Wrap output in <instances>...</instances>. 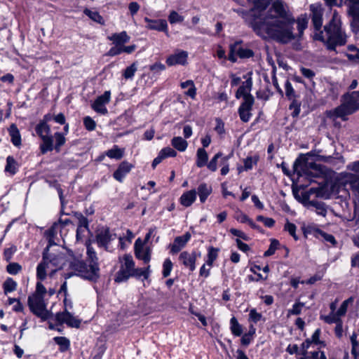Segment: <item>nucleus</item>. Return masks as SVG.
Wrapping results in <instances>:
<instances>
[{"instance_id":"1","label":"nucleus","mask_w":359,"mask_h":359,"mask_svg":"<svg viewBox=\"0 0 359 359\" xmlns=\"http://www.w3.org/2000/svg\"><path fill=\"white\" fill-rule=\"evenodd\" d=\"M254 3L250 11L253 16L251 26L257 35L264 39L271 38L287 43L294 39L293 33L294 18L287 11L281 0H276L267 11L269 0H248Z\"/></svg>"},{"instance_id":"2","label":"nucleus","mask_w":359,"mask_h":359,"mask_svg":"<svg viewBox=\"0 0 359 359\" xmlns=\"http://www.w3.org/2000/svg\"><path fill=\"white\" fill-rule=\"evenodd\" d=\"M311 20L317 32L314 34V39L323 42L327 49L334 50L338 46H343L346 43V35L341 27V18L334 11L332 18L329 24L320 30L323 25V9L319 5L312 4L310 6Z\"/></svg>"},{"instance_id":"3","label":"nucleus","mask_w":359,"mask_h":359,"mask_svg":"<svg viewBox=\"0 0 359 359\" xmlns=\"http://www.w3.org/2000/svg\"><path fill=\"white\" fill-rule=\"evenodd\" d=\"M49 245L43 252V259L36 268V277L39 280H43L47 273L53 275L58 269H61L65 264V257L60 252H49V248L55 243L53 238H49Z\"/></svg>"},{"instance_id":"4","label":"nucleus","mask_w":359,"mask_h":359,"mask_svg":"<svg viewBox=\"0 0 359 359\" xmlns=\"http://www.w3.org/2000/svg\"><path fill=\"white\" fill-rule=\"evenodd\" d=\"M87 256L90 264L77 260L72 263V267L78 272V276L90 280H95L99 277V266L95 250L90 245H87Z\"/></svg>"},{"instance_id":"5","label":"nucleus","mask_w":359,"mask_h":359,"mask_svg":"<svg viewBox=\"0 0 359 359\" xmlns=\"http://www.w3.org/2000/svg\"><path fill=\"white\" fill-rule=\"evenodd\" d=\"M359 90L344 95L342 103L334 110L327 112V116L332 118H340L346 120V117L355 112L359 108Z\"/></svg>"},{"instance_id":"6","label":"nucleus","mask_w":359,"mask_h":359,"mask_svg":"<svg viewBox=\"0 0 359 359\" xmlns=\"http://www.w3.org/2000/svg\"><path fill=\"white\" fill-rule=\"evenodd\" d=\"M36 134L42 140L40 149L43 154L53 150V137L50 135V128L48 124L39 122L35 128Z\"/></svg>"},{"instance_id":"7","label":"nucleus","mask_w":359,"mask_h":359,"mask_svg":"<svg viewBox=\"0 0 359 359\" xmlns=\"http://www.w3.org/2000/svg\"><path fill=\"white\" fill-rule=\"evenodd\" d=\"M135 262L130 255H125L121 260L120 269L116 274L115 281L121 283L132 277L134 272Z\"/></svg>"},{"instance_id":"8","label":"nucleus","mask_w":359,"mask_h":359,"mask_svg":"<svg viewBox=\"0 0 359 359\" xmlns=\"http://www.w3.org/2000/svg\"><path fill=\"white\" fill-rule=\"evenodd\" d=\"M28 305L33 313L43 320L48 318L49 313L43 301V297L32 294L28 297Z\"/></svg>"},{"instance_id":"9","label":"nucleus","mask_w":359,"mask_h":359,"mask_svg":"<svg viewBox=\"0 0 359 359\" xmlns=\"http://www.w3.org/2000/svg\"><path fill=\"white\" fill-rule=\"evenodd\" d=\"M347 169L357 174V175H355L354 174L347 173L346 176L347 177V182L350 184L359 203V161L348 164Z\"/></svg>"},{"instance_id":"10","label":"nucleus","mask_w":359,"mask_h":359,"mask_svg":"<svg viewBox=\"0 0 359 359\" xmlns=\"http://www.w3.org/2000/svg\"><path fill=\"white\" fill-rule=\"evenodd\" d=\"M134 249L137 259L143 261L144 264H148L150 262L152 249L140 238L135 241Z\"/></svg>"},{"instance_id":"11","label":"nucleus","mask_w":359,"mask_h":359,"mask_svg":"<svg viewBox=\"0 0 359 359\" xmlns=\"http://www.w3.org/2000/svg\"><path fill=\"white\" fill-rule=\"evenodd\" d=\"M55 320L59 325L66 324L69 327L75 328L79 327L81 323L80 319L67 311L66 309L63 312L57 313Z\"/></svg>"},{"instance_id":"12","label":"nucleus","mask_w":359,"mask_h":359,"mask_svg":"<svg viewBox=\"0 0 359 359\" xmlns=\"http://www.w3.org/2000/svg\"><path fill=\"white\" fill-rule=\"evenodd\" d=\"M116 238L115 233H111L108 228L100 231L96 235V242L100 248H103L107 251H111L110 243Z\"/></svg>"},{"instance_id":"13","label":"nucleus","mask_w":359,"mask_h":359,"mask_svg":"<svg viewBox=\"0 0 359 359\" xmlns=\"http://www.w3.org/2000/svg\"><path fill=\"white\" fill-rule=\"evenodd\" d=\"M110 98V91H105L102 95L97 97V99L94 101V102L92 104V108L97 113L101 114H107L108 111L105 105L109 102Z\"/></svg>"},{"instance_id":"14","label":"nucleus","mask_w":359,"mask_h":359,"mask_svg":"<svg viewBox=\"0 0 359 359\" xmlns=\"http://www.w3.org/2000/svg\"><path fill=\"white\" fill-rule=\"evenodd\" d=\"M254 104L253 97H247L245 100L241 104L238 109V114L242 121L248 122L251 118V110Z\"/></svg>"},{"instance_id":"15","label":"nucleus","mask_w":359,"mask_h":359,"mask_svg":"<svg viewBox=\"0 0 359 359\" xmlns=\"http://www.w3.org/2000/svg\"><path fill=\"white\" fill-rule=\"evenodd\" d=\"M180 262L191 271L196 269V254L194 252L184 251L179 256Z\"/></svg>"},{"instance_id":"16","label":"nucleus","mask_w":359,"mask_h":359,"mask_svg":"<svg viewBox=\"0 0 359 359\" xmlns=\"http://www.w3.org/2000/svg\"><path fill=\"white\" fill-rule=\"evenodd\" d=\"M188 53L184 50H177L174 54L170 55L166 60L168 66L176 65H184L187 63Z\"/></svg>"},{"instance_id":"17","label":"nucleus","mask_w":359,"mask_h":359,"mask_svg":"<svg viewBox=\"0 0 359 359\" xmlns=\"http://www.w3.org/2000/svg\"><path fill=\"white\" fill-rule=\"evenodd\" d=\"M191 235L189 232H187L183 236H177L175 238L173 243L170 247V252L172 254L179 252L191 239Z\"/></svg>"},{"instance_id":"18","label":"nucleus","mask_w":359,"mask_h":359,"mask_svg":"<svg viewBox=\"0 0 359 359\" xmlns=\"http://www.w3.org/2000/svg\"><path fill=\"white\" fill-rule=\"evenodd\" d=\"M144 20L147 23V29L168 32V24L165 20H151L146 17Z\"/></svg>"},{"instance_id":"19","label":"nucleus","mask_w":359,"mask_h":359,"mask_svg":"<svg viewBox=\"0 0 359 359\" xmlns=\"http://www.w3.org/2000/svg\"><path fill=\"white\" fill-rule=\"evenodd\" d=\"M133 168V164L127 161L121 162L116 170L113 174L114 179L120 182H122L126 175L130 172Z\"/></svg>"},{"instance_id":"20","label":"nucleus","mask_w":359,"mask_h":359,"mask_svg":"<svg viewBox=\"0 0 359 359\" xmlns=\"http://www.w3.org/2000/svg\"><path fill=\"white\" fill-rule=\"evenodd\" d=\"M231 50L236 51L238 56L241 58H250L254 55L252 50L242 46L241 41L231 44Z\"/></svg>"},{"instance_id":"21","label":"nucleus","mask_w":359,"mask_h":359,"mask_svg":"<svg viewBox=\"0 0 359 359\" xmlns=\"http://www.w3.org/2000/svg\"><path fill=\"white\" fill-rule=\"evenodd\" d=\"M252 79L250 77L247 78L246 81H244L241 86L239 87V88L237 90L236 93V98L239 99L240 97H243V100H245V98L247 97H252L249 92L250 91L252 88Z\"/></svg>"},{"instance_id":"22","label":"nucleus","mask_w":359,"mask_h":359,"mask_svg":"<svg viewBox=\"0 0 359 359\" xmlns=\"http://www.w3.org/2000/svg\"><path fill=\"white\" fill-rule=\"evenodd\" d=\"M107 39L112 41L114 45L123 46L125 43L129 42L130 37L126 31H123L120 33H114L109 36Z\"/></svg>"},{"instance_id":"23","label":"nucleus","mask_w":359,"mask_h":359,"mask_svg":"<svg viewBox=\"0 0 359 359\" xmlns=\"http://www.w3.org/2000/svg\"><path fill=\"white\" fill-rule=\"evenodd\" d=\"M196 199V191L191 189L184 192L180 197V203L184 207H189Z\"/></svg>"},{"instance_id":"24","label":"nucleus","mask_w":359,"mask_h":359,"mask_svg":"<svg viewBox=\"0 0 359 359\" xmlns=\"http://www.w3.org/2000/svg\"><path fill=\"white\" fill-rule=\"evenodd\" d=\"M8 130L11 142L14 146L19 147L22 144V139L20 133L16 125L14 123L11 124Z\"/></svg>"},{"instance_id":"25","label":"nucleus","mask_w":359,"mask_h":359,"mask_svg":"<svg viewBox=\"0 0 359 359\" xmlns=\"http://www.w3.org/2000/svg\"><path fill=\"white\" fill-rule=\"evenodd\" d=\"M182 89H188L184 92L185 95L190 97L191 99H195L196 96V88L192 80H187L180 83Z\"/></svg>"},{"instance_id":"26","label":"nucleus","mask_w":359,"mask_h":359,"mask_svg":"<svg viewBox=\"0 0 359 359\" xmlns=\"http://www.w3.org/2000/svg\"><path fill=\"white\" fill-rule=\"evenodd\" d=\"M212 187L206 183H201L198 187V194L199 196L200 201L205 203L208 197L212 193Z\"/></svg>"},{"instance_id":"27","label":"nucleus","mask_w":359,"mask_h":359,"mask_svg":"<svg viewBox=\"0 0 359 359\" xmlns=\"http://www.w3.org/2000/svg\"><path fill=\"white\" fill-rule=\"evenodd\" d=\"M18 170V163L12 156L6 158V165L5 166V172L10 175H14Z\"/></svg>"},{"instance_id":"28","label":"nucleus","mask_w":359,"mask_h":359,"mask_svg":"<svg viewBox=\"0 0 359 359\" xmlns=\"http://www.w3.org/2000/svg\"><path fill=\"white\" fill-rule=\"evenodd\" d=\"M256 334V328L253 324L249 325V330L247 333L243 334L241 342V344L248 346L254 339Z\"/></svg>"},{"instance_id":"29","label":"nucleus","mask_w":359,"mask_h":359,"mask_svg":"<svg viewBox=\"0 0 359 359\" xmlns=\"http://www.w3.org/2000/svg\"><path fill=\"white\" fill-rule=\"evenodd\" d=\"M208 160V155L204 148H198L196 152V161L197 167L202 168L207 165Z\"/></svg>"},{"instance_id":"30","label":"nucleus","mask_w":359,"mask_h":359,"mask_svg":"<svg viewBox=\"0 0 359 359\" xmlns=\"http://www.w3.org/2000/svg\"><path fill=\"white\" fill-rule=\"evenodd\" d=\"M171 144L175 149L180 152L184 151L188 147L187 140L180 136L173 137L171 140Z\"/></svg>"},{"instance_id":"31","label":"nucleus","mask_w":359,"mask_h":359,"mask_svg":"<svg viewBox=\"0 0 359 359\" xmlns=\"http://www.w3.org/2000/svg\"><path fill=\"white\" fill-rule=\"evenodd\" d=\"M53 137V140H55V144H53V149H55L57 152H60L61 150V147L66 142V137L65 135L60 132H56L54 133Z\"/></svg>"},{"instance_id":"32","label":"nucleus","mask_w":359,"mask_h":359,"mask_svg":"<svg viewBox=\"0 0 359 359\" xmlns=\"http://www.w3.org/2000/svg\"><path fill=\"white\" fill-rule=\"evenodd\" d=\"M258 160L257 156H248L243 161L244 166L238 168V172H241L243 170L247 171L252 169L253 166L257 165Z\"/></svg>"},{"instance_id":"33","label":"nucleus","mask_w":359,"mask_h":359,"mask_svg":"<svg viewBox=\"0 0 359 359\" xmlns=\"http://www.w3.org/2000/svg\"><path fill=\"white\" fill-rule=\"evenodd\" d=\"M124 154V149L119 148L117 145H114L111 149L105 152V155L110 158L119 160L122 158Z\"/></svg>"},{"instance_id":"34","label":"nucleus","mask_w":359,"mask_h":359,"mask_svg":"<svg viewBox=\"0 0 359 359\" xmlns=\"http://www.w3.org/2000/svg\"><path fill=\"white\" fill-rule=\"evenodd\" d=\"M351 343V354L354 359H359V339H358V334L353 332L350 337Z\"/></svg>"},{"instance_id":"35","label":"nucleus","mask_w":359,"mask_h":359,"mask_svg":"<svg viewBox=\"0 0 359 359\" xmlns=\"http://www.w3.org/2000/svg\"><path fill=\"white\" fill-rule=\"evenodd\" d=\"M151 273L150 266L148 265L145 268H134V272H133L132 277H135L137 278H142L144 280H147L149 278Z\"/></svg>"},{"instance_id":"36","label":"nucleus","mask_w":359,"mask_h":359,"mask_svg":"<svg viewBox=\"0 0 359 359\" xmlns=\"http://www.w3.org/2000/svg\"><path fill=\"white\" fill-rule=\"evenodd\" d=\"M230 330L231 333L236 337L241 336L243 333V327L234 316L230 320Z\"/></svg>"},{"instance_id":"37","label":"nucleus","mask_w":359,"mask_h":359,"mask_svg":"<svg viewBox=\"0 0 359 359\" xmlns=\"http://www.w3.org/2000/svg\"><path fill=\"white\" fill-rule=\"evenodd\" d=\"M83 13L94 22H96L100 25L104 24L103 18L97 11L85 8L83 10Z\"/></svg>"},{"instance_id":"38","label":"nucleus","mask_w":359,"mask_h":359,"mask_svg":"<svg viewBox=\"0 0 359 359\" xmlns=\"http://www.w3.org/2000/svg\"><path fill=\"white\" fill-rule=\"evenodd\" d=\"M18 284L12 278H7L3 284L4 292L7 294L17 289Z\"/></svg>"},{"instance_id":"39","label":"nucleus","mask_w":359,"mask_h":359,"mask_svg":"<svg viewBox=\"0 0 359 359\" xmlns=\"http://www.w3.org/2000/svg\"><path fill=\"white\" fill-rule=\"evenodd\" d=\"M53 340L60 346V351L64 352L69 349L70 341L67 338L65 337H55Z\"/></svg>"},{"instance_id":"40","label":"nucleus","mask_w":359,"mask_h":359,"mask_svg":"<svg viewBox=\"0 0 359 359\" xmlns=\"http://www.w3.org/2000/svg\"><path fill=\"white\" fill-rule=\"evenodd\" d=\"M309 205L316 208V213L319 215L325 217L327 215V209L324 203L318 201H309Z\"/></svg>"},{"instance_id":"41","label":"nucleus","mask_w":359,"mask_h":359,"mask_svg":"<svg viewBox=\"0 0 359 359\" xmlns=\"http://www.w3.org/2000/svg\"><path fill=\"white\" fill-rule=\"evenodd\" d=\"M218 256V249L210 247L208 249V259L206 260V264L210 266V268L212 267L213 262L216 260L217 257Z\"/></svg>"},{"instance_id":"42","label":"nucleus","mask_w":359,"mask_h":359,"mask_svg":"<svg viewBox=\"0 0 359 359\" xmlns=\"http://www.w3.org/2000/svg\"><path fill=\"white\" fill-rule=\"evenodd\" d=\"M353 302V298L350 297L342 302V304H341L339 309L336 311L337 315L340 318H341L346 315L348 305L350 304H351Z\"/></svg>"},{"instance_id":"43","label":"nucleus","mask_w":359,"mask_h":359,"mask_svg":"<svg viewBox=\"0 0 359 359\" xmlns=\"http://www.w3.org/2000/svg\"><path fill=\"white\" fill-rule=\"evenodd\" d=\"M70 222L69 219H60L57 223H55L52 228L49 230V238L53 237V235L55 232H56L58 229H60L61 227H63L66 225H67Z\"/></svg>"},{"instance_id":"44","label":"nucleus","mask_w":359,"mask_h":359,"mask_svg":"<svg viewBox=\"0 0 359 359\" xmlns=\"http://www.w3.org/2000/svg\"><path fill=\"white\" fill-rule=\"evenodd\" d=\"M320 319L323 320L327 324L337 323L341 320V318L336 313H330L327 316H320Z\"/></svg>"},{"instance_id":"45","label":"nucleus","mask_w":359,"mask_h":359,"mask_svg":"<svg viewBox=\"0 0 359 359\" xmlns=\"http://www.w3.org/2000/svg\"><path fill=\"white\" fill-rule=\"evenodd\" d=\"M137 70L136 63H133L131 65L128 67L123 72V76L126 79H133L135 72Z\"/></svg>"},{"instance_id":"46","label":"nucleus","mask_w":359,"mask_h":359,"mask_svg":"<svg viewBox=\"0 0 359 359\" xmlns=\"http://www.w3.org/2000/svg\"><path fill=\"white\" fill-rule=\"evenodd\" d=\"M222 156V154L221 152L217 153L210 161L209 163H207V168L211 172H215L217 170V161L219 158Z\"/></svg>"},{"instance_id":"47","label":"nucleus","mask_w":359,"mask_h":359,"mask_svg":"<svg viewBox=\"0 0 359 359\" xmlns=\"http://www.w3.org/2000/svg\"><path fill=\"white\" fill-rule=\"evenodd\" d=\"M322 352L321 351H309L302 353L301 356L297 357V359H320Z\"/></svg>"},{"instance_id":"48","label":"nucleus","mask_w":359,"mask_h":359,"mask_svg":"<svg viewBox=\"0 0 359 359\" xmlns=\"http://www.w3.org/2000/svg\"><path fill=\"white\" fill-rule=\"evenodd\" d=\"M184 16L179 14L177 11H171L170 12L168 15V21L171 25L182 22L184 21Z\"/></svg>"},{"instance_id":"49","label":"nucleus","mask_w":359,"mask_h":359,"mask_svg":"<svg viewBox=\"0 0 359 359\" xmlns=\"http://www.w3.org/2000/svg\"><path fill=\"white\" fill-rule=\"evenodd\" d=\"M173 264L171 260L168 258L165 259L163 264L162 275L164 278H166L170 275L172 270Z\"/></svg>"},{"instance_id":"50","label":"nucleus","mask_w":359,"mask_h":359,"mask_svg":"<svg viewBox=\"0 0 359 359\" xmlns=\"http://www.w3.org/2000/svg\"><path fill=\"white\" fill-rule=\"evenodd\" d=\"M320 333H321V330H320V329L318 328L315 330V332L313 333L312 336L309 339L311 340V341H312L313 343V345L320 346L321 347V346H325V344L323 341L320 340Z\"/></svg>"},{"instance_id":"51","label":"nucleus","mask_w":359,"mask_h":359,"mask_svg":"<svg viewBox=\"0 0 359 359\" xmlns=\"http://www.w3.org/2000/svg\"><path fill=\"white\" fill-rule=\"evenodd\" d=\"M297 29L299 35L303 34L304 30L307 27L308 19L306 16H301L297 20Z\"/></svg>"},{"instance_id":"52","label":"nucleus","mask_w":359,"mask_h":359,"mask_svg":"<svg viewBox=\"0 0 359 359\" xmlns=\"http://www.w3.org/2000/svg\"><path fill=\"white\" fill-rule=\"evenodd\" d=\"M279 245L280 243L276 239H272L271 241L269 249L264 252V255L265 257H269L273 255L276 251V250L278 248Z\"/></svg>"},{"instance_id":"53","label":"nucleus","mask_w":359,"mask_h":359,"mask_svg":"<svg viewBox=\"0 0 359 359\" xmlns=\"http://www.w3.org/2000/svg\"><path fill=\"white\" fill-rule=\"evenodd\" d=\"M262 318V315L260 313H258L255 309H251L249 313V321L252 323V324H256L259 321H260Z\"/></svg>"},{"instance_id":"54","label":"nucleus","mask_w":359,"mask_h":359,"mask_svg":"<svg viewBox=\"0 0 359 359\" xmlns=\"http://www.w3.org/2000/svg\"><path fill=\"white\" fill-rule=\"evenodd\" d=\"M22 269L21 266L15 262L10 263L6 266V271L8 273L11 275H15L18 273Z\"/></svg>"},{"instance_id":"55","label":"nucleus","mask_w":359,"mask_h":359,"mask_svg":"<svg viewBox=\"0 0 359 359\" xmlns=\"http://www.w3.org/2000/svg\"><path fill=\"white\" fill-rule=\"evenodd\" d=\"M348 50L353 52V53H347V57L351 60H359V49L357 48L354 45H349Z\"/></svg>"},{"instance_id":"56","label":"nucleus","mask_w":359,"mask_h":359,"mask_svg":"<svg viewBox=\"0 0 359 359\" xmlns=\"http://www.w3.org/2000/svg\"><path fill=\"white\" fill-rule=\"evenodd\" d=\"M304 304L302 302H296L293 304L292 309L288 310V315H299L301 313Z\"/></svg>"},{"instance_id":"57","label":"nucleus","mask_w":359,"mask_h":359,"mask_svg":"<svg viewBox=\"0 0 359 359\" xmlns=\"http://www.w3.org/2000/svg\"><path fill=\"white\" fill-rule=\"evenodd\" d=\"M164 158L168 157H175L177 156V152L175 149L171 147H167L162 149L159 152Z\"/></svg>"},{"instance_id":"58","label":"nucleus","mask_w":359,"mask_h":359,"mask_svg":"<svg viewBox=\"0 0 359 359\" xmlns=\"http://www.w3.org/2000/svg\"><path fill=\"white\" fill-rule=\"evenodd\" d=\"M284 229L287 231L295 240H297L298 238L296 235L297 226L294 224L287 221L285 224Z\"/></svg>"},{"instance_id":"59","label":"nucleus","mask_w":359,"mask_h":359,"mask_svg":"<svg viewBox=\"0 0 359 359\" xmlns=\"http://www.w3.org/2000/svg\"><path fill=\"white\" fill-rule=\"evenodd\" d=\"M83 125L85 128L89 131L95 130L96 127L95 121L90 116H86L83 118Z\"/></svg>"},{"instance_id":"60","label":"nucleus","mask_w":359,"mask_h":359,"mask_svg":"<svg viewBox=\"0 0 359 359\" xmlns=\"http://www.w3.org/2000/svg\"><path fill=\"white\" fill-rule=\"evenodd\" d=\"M149 69L154 74H159L165 69V66L161 62H156L149 66Z\"/></svg>"},{"instance_id":"61","label":"nucleus","mask_w":359,"mask_h":359,"mask_svg":"<svg viewBox=\"0 0 359 359\" xmlns=\"http://www.w3.org/2000/svg\"><path fill=\"white\" fill-rule=\"evenodd\" d=\"M313 343L312 341H311V340L308 338L306 339L302 344H301V346H300V353H306V352H309L308 351V349L311 347V346H313Z\"/></svg>"},{"instance_id":"62","label":"nucleus","mask_w":359,"mask_h":359,"mask_svg":"<svg viewBox=\"0 0 359 359\" xmlns=\"http://www.w3.org/2000/svg\"><path fill=\"white\" fill-rule=\"evenodd\" d=\"M46 293V289L43 286V285L41 282H37L36 287V291L34 293V294L40 296V297H44V295Z\"/></svg>"},{"instance_id":"63","label":"nucleus","mask_w":359,"mask_h":359,"mask_svg":"<svg viewBox=\"0 0 359 359\" xmlns=\"http://www.w3.org/2000/svg\"><path fill=\"white\" fill-rule=\"evenodd\" d=\"M286 351L290 355L298 354L299 356H301L300 347L297 344H289L286 348Z\"/></svg>"},{"instance_id":"64","label":"nucleus","mask_w":359,"mask_h":359,"mask_svg":"<svg viewBox=\"0 0 359 359\" xmlns=\"http://www.w3.org/2000/svg\"><path fill=\"white\" fill-rule=\"evenodd\" d=\"M88 231V229L86 228L85 226H78L76 229V241H81L83 239V237L84 236V233H86Z\"/></svg>"}]
</instances>
